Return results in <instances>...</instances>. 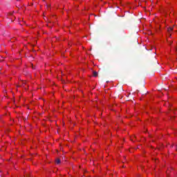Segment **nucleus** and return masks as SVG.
I'll use <instances>...</instances> for the list:
<instances>
[{
  "label": "nucleus",
  "mask_w": 177,
  "mask_h": 177,
  "mask_svg": "<svg viewBox=\"0 0 177 177\" xmlns=\"http://www.w3.org/2000/svg\"><path fill=\"white\" fill-rule=\"evenodd\" d=\"M93 77H97V72L93 71Z\"/></svg>",
  "instance_id": "obj_1"
},
{
  "label": "nucleus",
  "mask_w": 177,
  "mask_h": 177,
  "mask_svg": "<svg viewBox=\"0 0 177 177\" xmlns=\"http://www.w3.org/2000/svg\"><path fill=\"white\" fill-rule=\"evenodd\" d=\"M55 162H56V164H60V160L59 158H57L55 160Z\"/></svg>",
  "instance_id": "obj_2"
},
{
  "label": "nucleus",
  "mask_w": 177,
  "mask_h": 177,
  "mask_svg": "<svg viewBox=\"0 0 177 177\" xmlns=\"http://www.w3.org/2000/svg\"><path fill=\"white\" fill-rule=\"evenodd\" d=\"M172 30H174V28H170L167 30L168 32H171V31H172Z\"/></svg>",
  "instance_id": "obj_3"
},
{
  "label": "nucleus",
  "mask_w": 177,
  "mask_h": 177,
  "mask_svg": "<svg viewBox=\"0 0 177 177\" xmlns=\"http://www.w3.org/2000/svg\"><path fill=\"white\" fill-rule=\"evenodd\" d=\"M32 68H33V70H35V67L34 66V65L32 64Z\"/></svg>",
  "instance_id": "obj_4"
}]
</instances>
